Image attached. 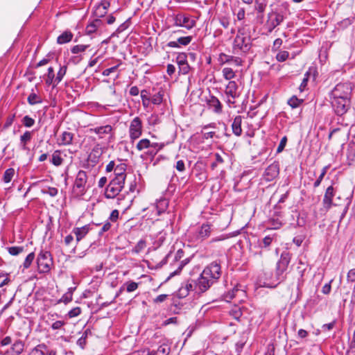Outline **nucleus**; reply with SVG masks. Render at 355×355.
I'll list each match as a JSON object with an SVG mask.
<instances>
[{
	"instance_id": "11",
	"label": "nucleus",
	"mask_w": 355,
	"mask_h": 355,
	"mask_svg": "<svg viewBox=\"0 0 355 355\" xmlns=\"http://www.w3.org/2000/svg\"><path fill=\"white\" fill-rule=\"evenodd\" d=\"M110 6V2L108 0H101V2L94 7V16L98 18L104 17L107 14Z\"/></svg>"
},
{
	"instance_id": "20",
	"label": "nucleus",
	"mask_w": 355,
	"mask_h": 355,
	"mask_svg": "<svg viewBox=\"0 0 355 355\" xmlns=\"http://www.w3.org/2000/svg\"><path fill=\"white\" fill-rule=\"evenodd\" d=\"M73 139V134L70 132L64 131L58 139V144L59 146H68L72 144Z\"/></svg>"
},
{
	"instance_id": "53",
	"label": "nucleus",
	"mask_w": 355,
	"mask_h": 355,
	"mask_svg": "<svg viewBox=\"0 0 355 355\" xmlns=\"http://www.w3.org/2000/svg\"><path fill=\"white\" fill-rule=\"evenodd\" d=\"M71 300H72V294H71V292H67L59 300L58 303L63 302L64 304H67V303L70 302Z\"/></svg>"
},
{
	"instance_id": "35",
	"label": "nucleus",
	"mask_w": 355,
	"mask_h": 355,
	"mask_svg": "<svg viewBox=\"0 0 355 355\" xmlns=\"http://www.w3.org/2000/svg\"><path fill=\"white\" fill-rule=\"evenodd\" d=\"M164 96V91L159 90L158 92L155 94L151 98V102L154 105H160L162 103Z\"/></svg>"
},
{
	"instance_id": "50",
	"label": "nucleus",
	"mask_w": 355,
	"mask_h": 355,
	"mask_svg": "<svg viewBox=\"0 0 355 355\" xmlns=\"http://www.w3.org/2000/svg\"><path fill=\"white\" fill-rule=\"evenodd\" d=\"M88 46L83 44H78L71 48V52L74 54L83 52L87 49Z\"/></svg>"
},
{
	"instance_id": "9",
	"label": "nucleus",
	"mask_w": 355,
	"mask_h": 355,
	"mask_svg": "<svg viewBox=\"0 0 355 355\" xmlns=\"http://www.w3.org/2000/svg\"><path fill=\"white\" fill-rule=\"evenodd\" d=\"M203 275L209 279H212L214 283L220 276V266L216 262H212L202 271Z\"/></svg>"
},
{
	"instance_id": "17",
	"label": "nucleus",
	"mask_w": 355,
	"mask_h": 355,
	"mask_svg": "<svg viewBox=\"0 0 355 355\" xmlns=\"http://www.w3.org/2000/svg\"><path fill=\"white\" fill-rule=\"evenodd\" d=\"M279 174V165L274 163L268 166L264 172V175L267 180H273Z\"/></svg>"
},
{
	"instance_id": "15",
	"label": "nucleus",
	"mask_w": 355,
	"mask_h": 355,
	"mask_svg": "<svg viewBox=\"0 0 355 355\" xmlns=\"http://www.w3.org/2000/svg\"><path fill=\"white\" fill-rule=\"evenodd\" d=\"M33 135V131L26 130L20 136L19 147L23 150H29L27 145L31 142Z\"/></svg>"
},
{
	"instance_id": "26",
	"label": "nucleus",
	"mask_w": 355,
	"mask_h": 355,
	"mask_svg": "<svg viewBox=\"0 0 355 355\" xmlns=\"http://www.w3.org/2000/svg\"><path fill=\"white\" fill-rule=\"evenodd\" d=\"M45 83L47 85H52L53 88L57 86V83H55L54 69L52 67H49L48 68Z\"/></svg>"
},
{
	"instance_id": "63",
	"label": "nucleus",
	"mask_w": 355,
	"mask_h": 355,
	"mask_svg": "<svg viewBox=\"0 0 355 355\" xmlns=\"http://www.w3.org/2000/svg\"><path fill=\"white\" fill-rule=\"evenodd\" d=\"M179 67V73L182 74H187L189 72L190 67L187 63L184 64L182 65H180Z\"/></svg>"
},
{
	"instance_id": "34",
	"label": "nucleus",
	"mask_w": 355,
	"mask_h": 355,
	"mask_svg": "<svg viewBox=\"0 0 355 355\" xmlns=\"http://www.w3.org/2000/svg\"><path fill=\"white\" fill-rule=\"evenodd\" d=\"M27 101L31 105L42 103V98L34 92L29 94Z\"/></svg>"
},
{
	"instance_id": "42",
	"label": "nucleus",
	"mask_w": 355,
	"mask_h": 355,
	"mask_svg": "<svg viewBox=\"0 0 355 355\" xmlns=\"http://www.w3.org/2000/svg\"><path fill=\"white\" fill-rule=\"evenodd\" d=\"M21 122L23 125L26 128H31L35 124V120L28 115L24 116Z\"/></svg>"
},
{
	"instance_id": "31",
	"label": "nucleus",
	"mask_w": 355,
	"mask_h": 355,
	"mask_svg": "<svg viewBox=\"0 0 355 355\" xmlns=\"http://www.w3.org/2000/svg\"><path fill=\"white\" fill-rule=\"evenodd\" d=\"M73 38V34L70 31H65L58 37L57 42L62 44L70 42Z\"/></svg>"
},
{
	"instance_id": "57",
	"label": "nucleus",
	"mask_w": 355,
	"mask_h": 355,
	"mask_svg": "<svg viewBox=\"0 0 355 355\" xmlns=\"http://www.w3.org/2000/svg\"><path fill=\"white\" fill-rule=\"evenodd\" d=\"M169 349L167 348L166 346H159L156 352L154 354L155 355H167Z\"/></svg>"
},
{
	"instance_id": "23",
	"label": "nucleus",
	"mask_w": 355,
	"mask_h": 355,
	"mask_svg": "<svg viewBox=\"0 0 355 355\" xmlns=\"http://www.w3.org/2000/svg\"><path fill=\"white\" fill-rule=\"evenodd\" d=\"M242 116H237L234 118V121L232 124V128L234 134L236 136H239L242 133Z\"/></svg>"
},
{
	"instance_id": "46",
	"label": "nucleus",
	"mask_w": 355,
	"mask_h": 355,
	"mask_svg": "<svg viewBox=\"0 0 355 355\" xmlns=\"http://www.w3.org/2000/svg\"><path fill=\"white\" fill-rule=\"evenodd\" d=\"M176 62L180 65L187 63V56L185 53H179L176 58Z\"/></svg>"
},
{
	"instance_id": "51",
	"label": "nucleus",
	"mask_w": 355,
	"mask_h": 355,
	"mask_svg": "<svg viewBox=\"0 0 355 355\" xmlns=\"http://www.w3.org/2000/svg\"><path fill=\"white\" fill-rule=\"evenodd\" d=\"M289 53L286 51H279L276 55V59L279 62H284L288 58Z\"/></svg>"
},
{
	"instance_id": "2",
	"label": "nucleus",
	"mask_w": 355,
	"mask_h": 355,
	"mask_svg": "<svg viewBox=\"0 0 355 355\" xmlns=\"http://www.w3.org/2000/svg\"><path fill=\"white\" fill-rule=\"evenodd\" d=\"M37 265L40 273H48L53 265L51 253L49 251L41 250L37 257Z\"/></svg>"
},
{
	"instance_id": "1",
	"label": "nucleus",
	"mask_w": 355,
	"mask_h": 355,
	"mask_svg": "<svg viewBox=\"0 0 355 355\" xmlns=\"http://www.w3.org/2000/svg\"><path fill=\"white\" fill-rule=\"evenodd\" d=\"M87 175L84 171H79L76 175L73 186L72 193L73 196L80 198L87 191Z\"/></svg>"
},
{
	"instance_id": "22",
	"label": "nucleus",
	"mask_w": 355,
	"mask_h": 355,
	"mask_svg": "<svg viewBox=\"0 0 355 355\" xmlns=\"http://www.w3.org/2000/svg\"><path fill=\"white\" fill-rule=\"evenodd\" d=\"M211 233V225L206 223L202 225L200 230L198 232L197 239L203 240L210 236Z\"/></svg>"
},
{
	"instance_id": "38",
	"label": "nucleus",
	"mask_w": 355,
	"mask_h": 355,
	"mask_svg": "<svg viewBox=\"0 0 355 355\" xmlns=\"http://www.w3.org/2000/svg\"><path fill=\"white\" fill-rule=\"evenodd\" d=\"M42 349H46V347L44 346L38 345L32 350L31 355H45ZM48 355H55V352L51 351Z\"/></svg>"
},
{
	"instance_id": "61",
	"label": "nucleus",
	"mask_w": 355,
	"mask_h": 355,
	"mask_svg": "<svg viewBox=\"0 0 355 355\" xmlns=\"http://www.w3.org/2000/svg\"><path fill=\"white\" fill-rule=\"evenodd\" d=\"M111 226H112L111 223L108 221H106L102 226L101 230L99 231L98 235L102 236L103 234V233H105L110 230Z\"/></svg>"
},
{
	"instance_id": "7",
	"label": "nucleus",
	"mask_w": 355,
	"mask_h": 355,
	"mask_svg": "<svg viewBox=\"0 0 355 355\" xmlns=\"http://www.w3.org/2000/svg\"><path fill=\"white\" fill-rule=\"evenodd\" d=\"M125 182L112 179L107 186L105 196L107 198H114L121 192L124 187Z\"/></svg>"
},
{
	"instance_id": "28",
	"label": "nucleus",
	"mask_w": 355,
	"mask_h": 355,
	"mask_svg": "<svg viewBox=\"0 0 355 355\" xmlns=\"http://www.w3.org/2000/svg\"><path fill=\"white\" fill-rule=\"evenodd\" d=\"M164 146V144L158 142H151L150 147L148 148L146 153L149 155L154 157L157 153L163 148Z\"/></svg>"
},
{
	"instance_id": "41",
	"label": "nucleus",
	"mask_w": 355,
	"mask_h": 355,
	"mask_svg": "<svg viewBox=\"0 0 355 355\" xmlns=\"http://www.w3.org/2000/svg\"><path fill=\"white\" fill-rule=\"evenodd\" d=\"M347 157L349 160L354 161V159L355 158V145L354 144H349L347 150Z\"/></svg>"
},
{
	"instance_id": "48",
	"label": "nucleus",
	"mask_w": 355,
	"mask_h": 355,
	"mask_svg": "<svg viewBox=\"0 0 355 355\" xmlns=\"http://www.w3.org/2000/svg\"><path fill=\"white\" fill-rule=\"evenodd\" d=\"M223 73L225 79L230 80L234 76V73L231 68L225 67L223 69Z\"/></svg>"
},
{
	"instance_id": "44",
	"label": "nucleus",
	"mask_w": 355,
	"mask_h": 355,
	"mask_svg": "<svg viewBox=\"0 0 355 355\" xmlns=\"http://www.w3.org/2000/svg\"><path fill=\"white\" fill-rule=\"evenodd\" d=\"M252 317L250 320V326L252 327H256L259 323V313L257 311H255L254 313H252Z\"/></svg>"
},
{
	"instance_id": "56",
	"label": "nucleus",
	"mask_w": 355,
	"mask_h": 355,
	"mask_svg": "<svg viewBox=\"0 0 355 355\" xmlns=\"http://www.w3.org/2000/svg\"><path fill=\"white\" fill-rule=\"evenodd\" d=\"M287 142V137L286 136L283 137L279 144V146L277 148V153H279L283 151L284 149Z\"/></svg>"
},
{
	"instance_id": "18",
	"label": "nucleus",
	"mask_w": 355,
	"mask_h": 355,
	"mask_svg": "<svg viewBox=\"0 0 355 355\" xmlns=\"http://www.w3.org/2000/svg\"><path fill=\"white\" fill-rule=\"evenodd\" d=\"M192 40L191 36L179 37L177 41H171L167 44V46L171 48H179L180 46H187Z\"/></svg>"
},
{
	"instance_id": "55",
	"label": "nucleus",
	"mask_w": 355,
	"mask_h": 355,
	"mask_svg": "<svg viewBox=\"0 0 355 355\" xmlns=\"http://www.w3.org/2000/svg\"><path fill=\"white\" fill-rule=\"evenodd\" d=\"M81 313V309L80 307H75L68 312V316L70 318L77 317Z\"/></svg>"
},
{
	"instance_id": "5",
	"label": "nucleus",
	"mask_w": 355,
	"mask_h": 355,
	"mask_svg": "<svg viewBox=\"0 0 355 355\" xmlns=\"http://www.w3.org/2000/svg\"><path fill=\"white\" fill-rule=\"evenodd\" d=\"M174 26L185 28L187 30L192 29L196 26V21L189 15L180 12L173 17Z\"/></svg>"
},
{
	"instance_id": "36",
	"label": "nucleus",
	"mask_w": 355,
	"mask_h": 355,
	"mask_svg": "<svg viewBox=\"0 0 355 355\" xmlns=\"http://www.w3.org/2000/svg\"><path fill=\"white\" fill-rule=\"evenodd\" d=\"M15 173V169L9 168L6 170L3 174V180L5 183L10 182Z\"/></svg>"
},
{
	"instance_id": "29",
	"label": "nucleus",
	"mask_w": 355,
	"mask_h": 355,
	"mask_svg": "<svg viewBox=\"0 0 355 355\" xmlns=\"http://www.w3.org/2000/svg\"><path fill=\"white\" fill-rule=\"evenodd\" d=\"M168 206V202L166 198H161L157 201L155 208L157 209V215H160L164 212Z\"/></svg>"
},
{
	"instance_id": "3",
	"label": "nucleus",
	"mask_w": 355,
	"mask_h": 355,
	"mask_svg": "<svg viewBox=\"0 0 355 355\" xmlns=\"http://www.w3.org/2000/svg\"><path fill=\"white\" fill-rule=\"evenodd\" d=\"M352 87L349 83H343L337 84L331 92V98H350Z\"/></svg>"
},
{
	"instance_id": "19",
	"label": "nucleus",
	"mask_w": 355,
	"mask_h": 355,
	"mask_svg": "<svg viewBox=\"0 0 355 355\" xmlns=\"http://www.w3.org/2000/svg\"><path fill=\"white\" fill-rule=\"evenodd\" d=\"M189 291H193L196 293V283L195 280H189L185 286H182L179 291L180 295L182 297L187 296Z\"/></svg>"
},
{
	"instance_id": "6",
	"label": "nucleus",
	"mask_w": 355,
	"mask_h": 355,
	"mask_svg": "<svg viewBox=\"0 0 355 355\" xmlns=\"http://www.w3.org/2000/svg\"><path fill=\"white\" fill-rule=\"evenodd\" d=\"M331 103L335 112L340 116L343 115L347 112L350 106V98H331Z\"/></svg>"
},
{
	"instance_id": "30",
	"label": "nucleus",
	"mask_w": 355,
	"mask_h": 355,
	"mask_svg": "<svg viewBox=\"0 0 355 355\" xmlns=\"http://www.w3.org/2000/svg\"><path fill=\"white\" fill-rule=\"evenodd\" d=\"M315 69L309 68V69L305 73L304 78L301 83V85H300V90L301 92L304 91L307 85V83L309 81L310 75L313 73V78L315 79Z\"/></svg>"
},
{
	"instance_id": "12",
	"label": "nucleus",
	"mask_w": 355,
	"mask_h": 355,
	"mask_svg": "<svg viewBox=\"0 0 355 355\" xmlns=\"http://www.w3.org/2000/svg\"><path fill=\"white\" fill-rule=\"evenodd\" d=\"M24 349V343L18 339L16 340L12 345V346L8 349L3 355H19Z\"/></svg>"
},
{
	"instance_id": "39",
	"label": "nucleus",
	"mask_w": 355,
	"mask_h": 355,
	"mask_svg": "<svg viewBox=\"0 0 355 355\" xmlns=\"http://www.w3.org/2000/svg\"><path fill=\"white\" fill-rule=\"evenodd\" d=\"M146 243L144 240H140L138 241V243L136 244L135 248L132 250V252L135 254H139L144 249L146 248Z\"/></svg>"
},
{
	"instance_id": "40",
	"label": "nucleus",
	"mask_w": 355,
	"mask_h": 355,
	"mask_svg": "<svg viewBox=\"0 0 355 355\" xmlns=\"http://www.w3.org/2000/svg\"><path fill=\"white\" fill-rule=\"evenodd\" d=\"M35 259V254L34 252H31L27 255L26 257L24 263H23V267L24 269L28 268L31 263H33V260Z\"/></svg>"
},
{
	"instance_id": "21",
	"label": "nucleus",
	"mask_w": 355,
	"mask_h": 355,
	"mask_svg": "<svg viewBox=\"0 0 355 355\" xmlns=\"http://www.w3.org/2000/svg\"><path fill=\"white\" fill-rule=\"evenodd\" d=\"M207 105L214 112L218 114L222 112V105L216 96H211L207 100Z\"/></svg>"
},
{
	"instance_id": "32",
	"label": "nucleus",
	"mask_w": 355,
	"mask_h": 355,
	"mask_svg": "<svg viewBox=\"0 0 355 355\" xmlns=\"http://www.w3.org/2000/svg\"><path fill=\"white\" fill-rule=\"evenodd\" d=\"M151 141L148 139H141L136 145V148L139 151H142L144 150H148L150 147Z\"/></svg>"
},
{
	"instance_id": "13",
	"label": "nucleus",
	"mask_w": 355,
	"mask_h": 355,
	"mask_svg": "<svg viewBox=\"0 0 355 355\" xmlns=\"http://www.w3.org/2000/svg\"><path fill=\"white\" fill-rule=\"evenodd\" d=\"M334 196V187L332 186H329L326 189V191H325V193H324V196L323 198V200H322L324 207L327 210H329L331 208V207L332 206V200H333Z\"/></svg>"
},
{
	"instance_id": "25",
	"label": "nucleus",
	"mask_w": 355,
	"mask_h": 355,
	"mask_svg": "<svg viewBox=\"0 0 355 355\" xmlns=\"http://www.w3.org/2000/svg\"><path fill=\"white\" fill-rule=\"evenodd\" d=\"M236 90L237 86L236 83L234 81H230L226 87L225 93L233 99H236V98L239 97Z\"/></svg>"
},
{
	"instance_id": "47",
	"label": "nucleus",
	"mask_w": 355,
	"mask_h": 355,
	"mask_svg": "<svg viewBox=\"0 0 355 355\" xmlns=\"http://www.w3.org/2000/svg\"><path fill=\"white\" fill-rule=\"evenodd\" d=\"M283 15L280 14H275V18L271 20V26L275 28L283 21Z\"/></svg>"
},
{
	"instance_id": "52",
	"label": "nucleus",
	"mask_w": 355,
	"mask_h": 355,
	"mask_svg": "<svg viewBox=\"0 0 355 355\" xmlns=\"http://www.w3.org/2000/svg\"><path fill=\"white\" fill-rule=\"evenodd\" d=\"M126 285V291L128 293L133 292L136 291L138 288V284L135 282H128L125 283Z\"/></svg>"
},
{
	"instance_id": "4",
	"label": "nucleus",
	"mask_w": 355,
	"mask_h": 355,
	"mask_svg": "<svg viewBox=\"0 0 355 355\" xmlns=\"http://www.w3.org/2000/svg\"><path fill=\"white\" fill-rule=\"evenodd\" d=\"M291 261V255L287 252H284L277 263L276 277L278 281H282L284 279V273L287 270Z\"/></svg>"
},
{
	"instance_id": "33",
	"label": "nucleus",
	"mask_w": 355,
	"mask_h": 355,
	"mask_svg": "<svg viewBox=\"0 0 355 355\" xmlns=\"http://www.w3.org/2000/svg\"><path fill=\"white\" fill-rule=\"evenodd\" d=\"M51 163L56 166H60L62 164L63 159L60 156V151L55 150L52 155L51 160Z\"/></svg>"
},
{
	"instance_id": "62",
	"label": "nucleus",
	"mask_w": 355,
	"mask_h": 355,
	"mask_svg": "<svg viewBox=\"0 0 355 355\" xmlns=\"http://www.w3.org/2000/svg\"><path fill=\"white\" fill-rule=\"evenodd\" d=\"M234 43L236 46H238L240 47V49H242L244 44V36H243L242 34L237 35L235 38Z\"/></svg>"
},
{
	"instance_id": "37",
	"label": "nucleus",
	"mask_w": 355,
	"mask_h": 355,
	"mask_svg": "<svg viewBox=\"0 0 355 355\" xmlns=\"http://www.w3.org/2000/svg\"><path fill=\"white\" fill-rule=\"evenodd\" d=\"M67 69V66H62L60 67V69L55 76V83H57V85L62 81L63 77L65 76Z\"/></svg>"
},
{
	"instance_id": "14",
	"label": "nucleus",
	"mask_w": 355,
	"mask_h": 355,
	"mask_svg": "<svg viewBox=\"0 0 355 355\" xmlns=\"http://www.w3.org/2000/svg\"><path fill=\"white\" fill-rule=\"evenodd\" d=\"M126 168L127 166L124 163H120L116 165L114 171L115 176L113 179L125 182L126 177Z\"/></svg>"
},
{
	"instance_id": "8",
	"label": "nucleus",
	"mask_w": 355,
	"mask_h": 355,
	"mask_svg": "<svg viewBox=\"0 0 355 355\" xmlns=\"http://www.w3.org/2000/svg\"><path fill=\"white\" fill-rule=\"evenodd\" d=\"M142 122L139 117H135L130 122L129 126V136L132 141L140 137L142 134Z\"/></svg>"
},
{
	"instance_id": "60",
	"label": "nucleus",
	"mask_w": 355,
	"mask_h": 355,
	"mask_svg": "<svg viewBox=\"0 0 355 355\" xmlns=\"http://www.w3.org/2000/svg\"><path fill=\"white\" fill-rule=\"evenodd\" d=\"M232 315L235 319L239 320L242 316L241 309L240 307H235V309L232 311Z\"/></svg>"
},
{
	"instance_id": "10",
	"label": "nucleus",
	"mask_w": 355,
	"mask_h": 355,
	"mask_svg": "<svg viewBox=\"0 0 355 355\" xmlns=\"http://www.w3.org/2000/svg\"><path fill=\"white\" fill-rule=\"evenodd\" d=\"M196 283V293L200 294L205 292L212 284V279H209L202 272L200 277L195 280Z\"/></svg>"
},
{
	"instance_id": "59",
	"label": "nucleus",
	"mask_w": 355,
	"mask_h": 355,
	"mask_svg": "<svg viewBox=\"0 0 355 355\" xmlns=\"http://www.w3.org/2000/svg\"><path fill=\"white\" fill-rule=\"evenodd\" d=\"M121 64V62H119L118 64H116L112 67L105 69L102 72L103 76H108L111 73L115 71L118 69V67L120 66Z\"/></svg>"
},
{
	"instance_id": "16",
	"label": "nucleus",
	"mask_w": 355,
	"mask_h": 355,
	"mask_svg": "<svg viewBox=\"0 0 355 355\" xmlns=\"http://www.w3.org/2000/svg\"><path fill=\"white\" fill-rule=\"evenodd\" d=\"M89 132L98 135L99 138L102 139L105 137V135L112 133V127L110 125L98 126L94 128H90Z\"/></svg>"
},
{
	"instance_id": "24",
	"label": "nucleus",
	"mask_w": 355,
	"mask_h": 355,
	"mask_svg": "<svg viewBox=\"0 0 355 355\" xmlns=\"http://www.w3.org/2000/svg\"><path fill=\"white\" fill-rule=\"evenodd\" d=\"M103 24L102 21L100 19H96L89 23L85 28L87 34L91 35L96 31V30L101 26Z\"/></svg>"
},
{
	"instance_id": "58",
	"label": "nucleus",
	"mask_w": 355,
	"mask_h": 355,
	"mask_svg": "<svg viewBox=\"0 0 355 355\" xmlns=\"http://www.w3.org/2000/svg\"><path fill=\"white\" fill-rule=\"evenodd\" d=\"M42 192L51 197H54L58 194V189L55 187H49L47 189L42 190Z\"/></svg>"
},
{
	"instance_id": "64",
	"label": "nucleus",
	"mask_w": 355,
	"mask_h": 355,
	"mask_svg": "<svg viewBox=\"0 0 355 355\" xmlns=\"http://www.w3.org/2000/svg\"><path fill=\"white\" fill-rule=\"evenodd\" d=\"M347 279L348 282H355V269H351L347 276Z\"/></svg>"
},
{
	"instance_id": "49",
	"label": "nucleus",
	"mask_w": 355,
	"mask_h": 355,
	"mask_svg": "<svg viewBox=\"0 0 355 355\" xmlns=\"http://www.w3.org/2000/svg\"><path fill=\"white\" fill-rule=\"evenodd\" d=\"M282 224V222L279 218H272L270 220V228L273 230H277L280 228Z\"/></svg>"
},
{
	"instance_id": "54",
	"label": "nucleus",
	"mask_w": 355,
	"mask_h": 355,
	"mask_svg": "<svg viewBox=\"0 0 355 355\" xmlns=\"http://www.w3.org/2000/svg\"><path fill=\"white\" fill-rule=\"evenodd\" d=\"M301 102H302V101L298 99L297 97L293 96L292 98H291L288 100V103L293 108H295V107H297L300 105Z\"/></svg>"
},
{
	"instance_id": "27",
	"label": "nucleus",
	"mask_w": 355,
	"mask_h": 355,
	"mask_svg": "<svg viewBox=\"0 0 355 355\" xmlns=\"http://www.w3.org/2000/svg\"><path fill=\"white\" fill-rule=\"evenodd\" d=\"M73 232L76 235L77 242H79L89 232V227L87 225H85L82 227H77L73 229Z\"/></svg>"
},
{
	"instance_id": "43",
	"label": "nucleus",
	"mask_w": 355,
	"mask_h": 355,
	"mask_svg": "<svg viewBox=\"0 0 355 355\" xmlns=\"http://www.w3.org/2000/svg\"><path fill=\"white\" fill-rule=\"evenodd\" d=\"M8 251L10 254L17 256L24 251V248L21 246H12L8 248Z\"/></svg>"
},
{
	"instance_id": "45",
	"label": "nucleus",
	"mask_w": 355,
	"mask_h": 355,
	"mask_svg": "<svg viewBox=\"0 0 355 355\" xmlns=\"http://www.w3.org/2000/svg\"><path fill=\"white\" fill-rule=\"evenodd\" d=\"M141 98L142 100L143 106L145 107H148L149 105V102H150V101H151V100H150V98L148 96V92L146 90L144 89L141 92Z\"/></svg>"
}]
</instances>
